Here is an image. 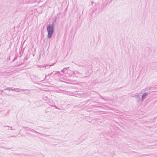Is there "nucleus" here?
<instances>
[{
  "mask_svg": "<svg viewBox=\"0 0 157 157\" xmlns=\"http://www.w3.org/2000/svg\"><path fill=\"white\" fill-rule=\"evenodd\" d=\"M147 94V93H144L143 95H142V97H143L144 96H146Z\"/></svg>",
  "mask_w": 157,
  "mask_h": 157,
  "instance_id": "nucleus-2",
  "label": "nucleus"
},
{
  "mask_svg": "<svg viewBox=\"0 0 157 157\" xmlns=\"http://www.w3.org/2000/svg\"><path fill=\"white\" fill-rule=\"evenodd\" d=\"M47 30L48 33V38H50L53 33V26L49 25L47 28Z\"/></svg>",
  "mask_w": 157,
  "mask_h": 157,
  "instance_id": "nucleus-1",
  "label": "nucleus"
}]
</instances>
